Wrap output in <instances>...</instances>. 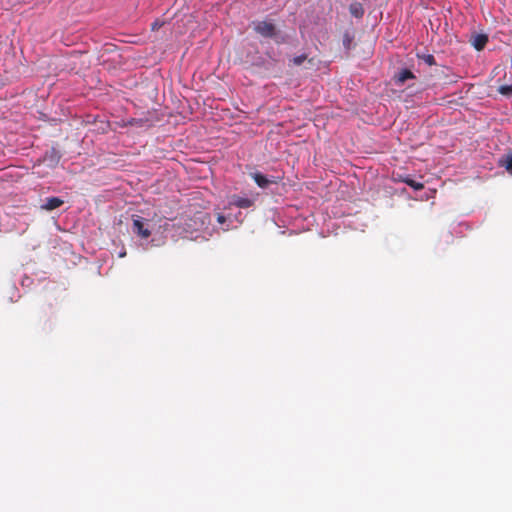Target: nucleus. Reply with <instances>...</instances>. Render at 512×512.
<instances>
[{
  "label": "nucleus",
  "instance_id": "6e6552de",
  "mask_svg": "<svg viewBox=\"0 0 512 512\" xmlns=\"http://www.w3.org/2000/svg\"><path fill=\"white\" fill-rule=\"evenodd\" d=\"M349 11L356 18H361L364 14V8L362 4L358 2L352 3L349 7Z\"/></svg>",
  "mask_w": 512,
  "mask_h": 512
},
{
  "label": "nucleus",
  "instance_id": "7ed1b4c3",
  "mask_svg": "<svg viewBox=\"0 0 512 512\" xmlns=\"http://www.w3.org/2000/svg\"><path fill=\"white\" fill-rule=\"evenodd\" d=\"M251 177L254 179V181L260 188H267L270 184H276L279 180L278 177L268 178L267 176L263 175L260 172L251 173Z\"/></svg>",
  "mask_w": 512,
  "mask_h": 512
},
{
  "label": "nucleus",
  "instance_id": "423d86ee",
  "mask_svg": "<svg viewBox=\"0 0 512 512\" xmlns=\"http://www.w3.org/2000/svg\"><path fill=\"white\" fill-rule=\"evenodd\" d=\"M487 42H488V37L485 34L473 35L472 39H471V43H472L473 47L478 51L482 50L485 47V45L487 44Z\"/></svg>",
  "mask_w": 512,
  "mask_h": 512
},
{
  "label": "nucleus",
  "instance_id": "f8f14e48",
  "mask_svg": "<svg viewBox=\"0 0 512 512\" xmlns=\"http://www.w3.org/2000/svg\"><path fill=\"white\" fill-rule=\"evenodd\" d=\"M307 59V55L306 54H301V55H298V56H295L293 57L290 61L292 62L293 65L295 66H299L301 65L305 60Z\"/></svg>",
  "mask_w": 512,
  "mask_h": 512
},
{
  "label": "nucleus",
  "instance_id": "1a4fd4ad",
  "mask_svg": "<svg viewBox=\"0 0 512 512\" xmlns=\"http://www.w3.org/2000/svg\"><path fill=\"white\" fill-rule=\"evenodd\" d=\"M499 165L505 167L506 170L512 174V153L502 157L499 160Z\"/></svg>",
  "mask_w": 512,
  "mask_h": 512
},
{
  "label": "nucleus",
  "instance_id": "39448f33",
  "mask_svg": "<svg viewBox=\"0 0 512 512\" xmlns=\"http://www.w3.org/2000/svg\"><path fill=\"white\" fill-rule=\"evenodd\" d=\"M414 78L415 75L408 69H402L394 76L397 85H403L407 80Z\"/></svg>",
  "mask_w": 512,
  "mask_h": 512
},
{
  "label": "nucleus",
  "instance_id": "20e7f679",
  "mask_svg": "<svg viewBox=\"0 0 512 512\" xmlns=\"http://www.w3.org/2000/svg\"><path fill=\"white\" fill-rule=\"evenodd\" d=\"M64 201L58 197L46 198L45 202L41 205V209L51 211L60 207Z\"/></svg>",
  "mask_w": 512,
  "mask_h": 512
},
{
  "label": "nucleus",
  "instance_id": "dca6fc26",
  "mask_svg": "<svg viewBox=\"0 0 512 512\" xmlns=\"http://www.w3.org/2000/svg\"><path fill=\"white\" fill-rule=\"evenodd\" d=\"M125 256H126V251H122V252L119 253V257L122 258V257H125Z\"/></svg>",
  "mask_w": 512,
  "mask_h": 512
},
{
  "label": "nucleus",
  "instance_id": "f257e3e1",
  "mask_svg": "<svg viewBox=\"0 0 512 512\" xmlns=\"http://www.w3.org/2000/svg\"><path fill=\"white\" fill-rule=\"evenodd\" d=\"M253 28L256 33L265 38H278L276 26L269 21H255L253 22Z\"/></svg>",
  "mask_w": 512,
  "mask_h": 512
},
{
  "label": "nucleus",
  "instance_id": "4468645a",
  "mask_svg": "<svg viewBox=\"0 0 512 512\" xmlns=\"http://www.w3.org/2000/svg\"><path fill=\"white\" fill-rule=\"evenodd\" d=\"M164 22L160 21V20H155L152 24H151V29L153 31L155 30H158L159 28H161L163 26Z\"/></svg>",
  "mask_w": 512,
  "mask_h": 512
},
{
  "label": "nucleus",
  "instance_id": "ddd939ff",
  "mask_svg": "<svg viewBox=\"0 0 512 512\" xmlns=\"http://www.w3.org/2000/svg\"><path fill=\"white\" fill-rule=\"evenodd\" d=\"M421 59H423V61L428 64L429 66H432L435 64V58L433 55L431 54H424V55H421L419 56Z\"/></svg>",
  "mask_w": 512,
  "mask_h": 512
},
{
  "label": "nucleus",
  "instance_id": "0eeeda50",
  "mask_svg": "<svg viewBox=\"0 0 512 512\" xmlns=\"http://www.w3.org/2000/svg\"><path fill=\"white\" fill-rule=\"evenodd\" d=\"M231 203L239 208H249L253 205V200L245 197L234 196Z\"/></svg>",
  "mask_w": 512,
  "mask_h": 512
},
{
  "label": "nucleus",
  "instance_id": "f03ea898",
  "mask_svg": "<svg viewBox=\"0 0 512 512\" xmlns=\"http://www.w3.org/2000/svg\"><path fill=\"white\" fill-rule=\"evenodd\" d=\"M132 231L143 239H147L151 235L148 221L140 216H133Z\"/></svg>",
  "mask_w": 512,
  "mask_h": 512
},
{
  "label": "nucleus",
  "instance_id": "9b49d317",
  "mask_svg": "<svg viewBox=\"0 0 512 512\" xmlns=\"http://www.w3.org/2000/svg\"><path fill=\"white\" fill-rule=\"evenodd\" d=\"M498 92L504 96H512V85H502L498 88Z\"/></svg>",
  "mask_w": 512,
  "mask_h": 512
},
{
  "label": "nucleus",
  "instance_id": "f3484780",
  "mask_svg": "<svg viewBox=\"0 0 512 512\" xmlns=\"http://www.w3.org/2000/svg\"><path fill=\"white\" fill-rule=\"evenodd\" d=\"M349 42L350 41L348 39H345L344 44L348 46Z\"/></svg>",
  "mask_w": 512,
  "mask_h": 512
},
{
  "label": "nucleus",
  "instance_id": "2eb2a0df",
  "mask_svg": "<svg viewBox=\"0 0 512 512\" xmlns=\"http://www.w3.org/2000/svg\"><path fill=\"white\" fill-rule=\"evenodd\" d=\"M217 221H218L220 224H222V223H224V222H225V217H224L223 215L219 214V215H218V217H217Z\"/></svg>",
  "mask_w": 512,
  "mask_h": 512
},
{
  "label": "nucleus",
  "instance_id": "9d476101",
  "mask_svg": "<svg viewBox=\"0 0 512 512\" xmlns=\"http://www.w3.org/2000/svg\"><path fill=\"white\" fill-rule=\"evenodd\" d=\"M401 181L406 183L408 186H410L411 188H413L416 191L422 190L424 188V185L422 183L417 182L408 176L402 178Z\"/></svg>",
  "mask_w": 512,
  "mask_h": 512
}]
</instances>
